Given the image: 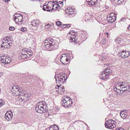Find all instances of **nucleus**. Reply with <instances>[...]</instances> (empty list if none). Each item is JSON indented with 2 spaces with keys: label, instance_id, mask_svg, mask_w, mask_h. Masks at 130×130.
Here are the masks:
<instances>
[{
  "label": "nucleus",
  "instance_id": "1",
  "mask_svg": "<svg viewBox=\"0 0 130 130\" xmlns=\"http://www.w3.org/2000/svg\"><path fill=\"white\" fill-rule=\"evenodd\" d=\"M126 84L124 83H118L116 84L115 88L113 90L114 91L119 93L122 94L124 91H127V94L130 95V86L125 85Z\"/></svg>",
  "mask_w": 130,
  "mask_h": 130
},
{
  "label": "nucleus",
  "instance_id": "2",
  "mask_svg": "<svg viewBox=\"0 0 130 130\" xmlns=\"http://www.w3.org/2000/svg\"><path fill=\"white\" fill-rule=\"evenodd\" d=\"M55 42L53 39H47L45 40L43 45L45 47L50 51L56 49L57 46L55 44Z\"/></svg>",
  "mask_w": 130,
  "mask_h": 130
},
{
  "label": "nucleus",
  "instance_id": "3",
  "mask_svg": "<svg viewBox=\"0 0 130 130\" xmlns=\"http://www.w3.org/2000/svg\"><path fill=\"white\" fill-rule=\"evenodd\" d=\"M47 105L44 101H40L38 103L35 107V111L39 113L44 112L46 111V107Z\"/></svg>",
  "mask_w": 130,
  "mask_h": 130
},
{
  "label": "nucleus",
  "instance_id": "4",
  "mask_svg": "<svg viewBox=\"0 0 130 130\" xmlns=\"http://www.w3.org/2000/svg\"><path fill=\"white\" fill-rule=\"evenodd\" d=\"M10 39V38L7 37H6L3 38V43L1 45L2 48L3 47V49H8L10 48V47L11 46L12 44L11 42H9V43H7L8 45L6 44L7 43H8V42H6V41L9 40Z\"/></svg>",
  "mask_w": 130,
  "mask_h": 130
},
{
  "label": "nucleus",
  "instance_id": "5",
  "mask_svg": "<svg viewBox=\"0 0 130 130\" xmlns=\"http://www.w3.org/2000/svg\"><path fill=\"white\" fill-rule=\"evenodd\" d=\"M14 20L15 22L19 24H21L23 22V17L22 15H19V17L15 16Z\"/></svg>",
  "mask_w": 130,
  "mask_h": 130
},
{
  "label": "nucleus",
  "instance_id": "6",
  "mask_svg": "<svg viewBox=\"0 0 130 130\" xmlns=\"http://www.w3.org/2000/svg\"><path fill=\"white\" fill-rule=\"evenodd\" d=\"M120 55L121 57L124 58L128 57L130 55V52L129 51H122Z\"/></svg>",
  "mask_w": 130,
  "mask_h": 130
},
{
  "label": "nucleus",
  "instance_id": "7",
  "mask_svg": "<svg viewBox=\"0 0 130 130\" xmlns=\"http://www.w3.org/2000/svg\"><path fill=\"white\" fill-rule=\"evenodd\" d=\"M111 15H108L107 17V20L109 23H112L116 20V17L115 15L111 16Z\"/></svg>",
  "mask_w": 130,
  "mask_h": 130
},
{
  "label": "nucleus",
  "instance_id": "8",
  "mask_svg": "<svg viewBox=\"0 0 130 130\" xmlns=\"http://www.w3.org/2000/svg\"><path fill=\"white\" fill-rule=\"evenodd\" d=\"M18 88H19V87L18 86L15 85L10 87V89H12V92L15 93L18 91H20L19 89H18Z\"/></svg>",
  "mask_w": 130,
  "mask_h": 130
},
{
  "label": "nucleus",
  "instance_id": "9",
  "mask_svg": "<svg viewBox=\"0 0 130 130\" xmlns=\"http://www.w3.org/2000/svg\"><path fill=\"white\" fill-rule=\"evenodd\" d=\"M120 116L123 119H125L127 117L128 113L126 110H122L120 111Z\"/></svg>",
  "mask_w": 130,
  "mask_h": 130
},
{
  "label": "nucleus",
  "instance_id": "10",
  "mask_svg": "<svg viewBox=\"0 0 130 130\" xmlns=\"http://www.w3.org/2000/svg\"><path fill=\"white\" fill-rule=\"evenodd\" d=\"M5 117L6 120L8 121H9L12 118V114L11 113H9L8 112H7L5 114Z\"/></svg>",
  "mask_w": 130,
  "mask_h": 130
},
{
  "label": "nucleus",
  "instance_id": "11",
  "mask_svg": "<svg viewBox=\"0 0 130 130\" xmlns=\"http://www.w3.org/2000/svg\"><path fill=\"white\" fill-rule=\"evenodd\" d=\"M55 78H56V83L59 84H61V83H63L64 81H65L66 80V79L64 78V81L63 79L60 77L58 76L57 78H56V77H55Z\"/></svg>",
  "mask_w": 130,
  "mask_h": 130
},
{
  "label": "nucleus",
  "instance_id": "12",
  "mask_svg": "<svg viewBox=\"0 0 130 130\" xmlns=\"http://www.w3.org/2000/svg\"><path fill=\"white\" fill-rule=\"evenodd\" d=\"M72 101H65V102H63L62 103L61 102V104L62 106L66 108L69 107V106H71L70 104H72Z\"/></svg>",
  "mask_w": 130,
  "mask_h": 130
},
{
  "label": "nucleus",
  "instance_id": "13",
  "mask_svg": "<svg viewBox=\"0 0 130 130\" xmlns=\"http://www.w3.org/2000/svg\"><path fill=\"white\" fill-rule=\"evenodd\" d=\"M105 71L106 73V75H106L105 77L106 78H108L111 74V70L110 69H108V68H105Z\"/></svg>",
  "mask_w": 130,
  "mask_h": 130
},
{
  "label": "nucleus",
  "instance_id": "14",
  "mask_svg": "<svg viewBox=\"0 0 130 130\" xmlns=\"http://www.w3.org/2000/svg\"><path fill=\"white\" fill-rule=\"evenodd\" d=\"M67 55L66 54H63L61 56V61L62 64H66L67 63L65 62V60L66 58Z\"/></svg>",
  "mask_w": 130,
  "mask_h": 130
},
{
  "label": "nucleus",
  "instance_id": "15",
  "mask_svg": "<svg viewBox=\"0 0 130 130\" xmlns=\"http://www.w3.org/2000/svg\"><path fill=\"white\" fill-rule=\"evenodd\" d=\"M61 100V103H62L63 102H65V101H71L72 99H71L70 97L67 96H64V97L62 98V99Z\"/></svg>",
  "mask_w": 130,
  "mask_h": 130
},
{
  "label": "nucleus",
  "instance_id": "16",
  "mask_svg": "<svg viewBox=\"0 0 130 130\" xmlns=\"http://www.w3.org/2000/svg\"><path fill=\"white\" fill-rule=\"evenodd\" d=\"M39 23V22L38 20H34L33 21L31 22L30 25L33 26H38Z\"/></svg>",
  "mask_w": 130,
  "mask_h": 130
},
{
  "label": "nucleus",
  "instance_id": "17",
  "mask_svg": "<svg viewBox=\"0 0 130 130\" xmlns=\"http://www.w3.org/2000/svg\"><path fill=\"white\" fill-rule=\"evenodd\" d=\"M64 86H62V87H60L59 88L58 90H56L57 92L58 93H60V94H62L63 93L64 91Z\"/></svg>",
  "mask_w": 130,
  "mask_h": 130
},
{
  "label": "nucleus",
  "instance_id": "18",
  "mask_svg": "<svg viewBox=\"0 0 130 130\" xmlns=\"http://www.w3.org/2000/svg\"><path fill=\"white\" fill-rule=\"evenodd\" d=\"M106 75V73L105 71H104L102 72V73H101L100 75V78L104 80L106 78H107L106 77H105L106 75Z\"/></svg>",
  "mask_w": 130,
  "mask_h": 130
},
{
  "label": "nucleus",
  "instance_id": "19",
  "mask_svg": "<svg viewBox=\"0 0 130 130\" xmlns=\"http://www.w3.org/2000/svg\"><path fill=\"white\" fill-rule=\"evenodd\" d=\"M114 121L112 119H110L108 120V121H107L105 122V127L107 128V126H108L109 124H110V123L111 122H113Z\"/></svg>",
  "mask_w": 130,
  "mask_h": 130
},
{
  "label": "nucleus",
  "instance_id": "20",
  "mask_svg": "<svg viewBox=\"0 0 130 130\" xmlns=\"http://www.w3.org/2000/svg\"><path fill=\"white\" fill-rule=\"evenodd\" d=\"M111 1H113V0H111ZM115 1L116 3L119 5H120L123 3L124 1V0H113Z\"/></svg>",
  "mask_w": 130,
  "mask_h": 130
},
{
  "label": "nucleus",
  "instance_id": "21",
  "mask_svg": "<svg viewBox=\"0 0 130 130\" xmlns=\"http://www.w3.org/2000/svg\"><path fill=\"white\" fill-rule=\"evenodd\" d=\"M97 2V0H90V2L89 3V4L91 5H95Z\"/></svg>",
  "mask_w": 130,
  "mask_h": 130
},
{
  "label": "nucleus",
  "instance_id": "22",
  "mask_svg": "<svg viewBox=\"0 0 130 130\" xmlns=\"http://www.w3.org/2000/svg\"><path fill=\"white\" fill-rule=\"evenodd\" d=\"M11 61L10 58H8V57H7L6 59H5V60L4 61V63H3L4 64H8Z\"/></svg>",
  "mask_w": 130,
  "mask_h": 130
},
{
  "label": "nucleus",
  "instance_id": "23",
  "mask_svg": "<svg viewBox=\"0 0 130 130\" xmlns=\"http://www.w3.org/2000/svg\"><path fill=\"white\" fill-rule=\"evenodd\" d=\"M21 58L23 59L24 58H26L27 57H28V56L27 55V54L25 53H21L20 55Z\"/></svg>",
  "mask_w": 130,
  "mask_h": 130
},
{
  "label": "nucleus",
  "instance_id": "24",
  "mask_svg": "<svg viewBox=\"0 0 130 130\" xmlns=\"http://www.w3.org/2000/svg\"><path fill=\"white\" fill-rule=\"evenodd\" d=\"M68 14H69L70 17H73L75 15V12L73 10Z\"/></svg>",
  "mask_w": 130,
  "mask_h": 130
},
{
  "label": "nucleus",
  "instance_id": "25",
  "mask_svg": "<svg viewBox=\"0 0 130 130\" xmlns=\"http://www.w3.org/2000/svg\"><path fill=\"white\" fill-rule=\"evenodd\" d=\"M47 8L46 11H49L50 12H51L52 11L54 10V8H53L51 9V8L50 7H49L48 6V5H47Z\"/></svg>",
  "mask_w": 130,
  "mask_h": 130
},
{
  "label": "nucleus",
  "instance_id": "26",
  "mask_svg": "<svg viewBox=\"0 0 130 130\" xmlns=\"http://www.w3.org/2000/svg\"><path fill=\"white\" fill-rule=\"evenodd\" d=\"M26 53L27 55L28 54V57H29L32 55V53L31 50L28 49V50H27Z\"/></svg>",
  "mask_w": 130,
  "mask_h": 130
},
{
  "label": "nucleus",
  "instance_id": "27",
  "mask_svg": "<svg viewBox=\"0 0 130 130\" xmlns=\"http://www.w3.org/2000/svg\"><path fill=\"white\" fill-rule=\"evenodd\" d=\"M7 57L5 56H3L2 57H1V61L2 63H4L5 59H6Z\"/></svg>",
  "mask_w": 130,
  "mask_h": 130
},
{
  "label": "nucleus",
  "instance_id": "28",
  "mask_svg": "<svg viewBox=\"0 0 130 130\" xmlns=\"http://www.w3.org/2000/svg\"><path fill=\"white\" fill-rule=\"evenodd\" d=\"M54 130H58L59 129V127L57 125H55L52 127Z\"/></svg>",
  "mask_w": 130,
  "mask_h": 130
},
{
  "label": "nucleus",
  "instance_id": "29",
  "mask_svg": "<svg viewBox=\"0 0 130 130\" xmlns=\"http://www.w3.org/2000/svg\"><path fill=\"white\" fill-rule=\"evenodd\" d=\"M5 104V102L2 99L0 100V107H2Z\"/></svg>",
  "mask_w": 130,
  "mask_h": 130
},
{
  "label": "nucleus",
  "instance_id": "30",
  "mask_svg": "<svg viewBox=\"0 0 130 130\" xmlns=\"http://www.w3.org/2000/svg\"><path fill=\"white\" fill-rule=\"evenodd\" d=\"M106 39L104 38L102 39L101 41V43H102L103 44H105L106 43Z\"/></svg>",
  "mask_w": 130,
  "mask_h": 130
},
{
  "label": "nucleus",
  "instance_id": "31",
  "mask_svg": "<svg viewBox=\"0 0 130 130\" xmlns=\"http://www.w3.org/2000/svg\"><path fill=\"white\" fill-rule=\"evenodd\" d=\"M27 50H28V49L26 48H24V49H23L22 50V53H23H23L27 54L26 52L27 51Z\"/></svg>",
  "mask_w": 130,
  "mask_h": 130
},
{
  "label": "nucleus",
  "instance_id": "32",
  "mask_svg": "<svg viewBox=\"0 0 130 130\" xmlns=\"http://www.w3.org/2000/svg\"><path fill=\"white\" fill-rule=\"evenodd\" d=\"M116 123L115 122V121H114L113 122H112V125L111 126L112 127V129L115 128L116 127V124L115 123Z\"/></svg>",
  "mask_w": 130,
  "mask_h": 130
},
{
  "label": "nucleus",
  "instance_id": "33",
  "mask_svg": "<svg viewBox=\"0 0 130 130\" xmlns=\"http://www.w3.org/2000/svg\"><path fill=\"white\" fill-rule=\"evenodd\" d=\"M71 8H71L69 7V8H67V10L68 11V13H69L71 11H72L73 10L72 9V8Z\"/></svg>",
  "mask_w": 130,
  "mask_h": 130
},
{
  "label": "nucleus",
  "instance_id": "34",
  "mask_svg": "<svg viewBox=\"0 0 130 130\" xmlns=\"http://www.w3.org/2000/svg\"><path fill=\"white\" fill-rule=\"evenodd\" d=\"M56 24L58 26H60L61 24V22L60 21H57L56 23Z\"/></svg>",
  "mask_w": 130,
  "mask_h": 130
},
{
  "label": "nucleus",
  "instance_id": "35",
  "mask_svg": "<svg viewBox=\"0 0 130 130\" xmlns=\"http://www.w3.org/2000/svg\"><path fill=\"white\" fill-rule=\"evenodd\" d=\"M112 122L110 124H109L108 126H107V128L110 129H112V127L111 126L112 125Z\"/></svg>",
  "mask_w": 130,
  "mask_h": 130
},
{
  "label": "nucleus",
  "instance_id": "36",
  "mask_svg": "<svg viewBox=\"0 0 130 130\" xmlns=\"http://www.w3.org/2000/svg\"><path fill=\"white\" fill-rule=\"evenodd\" d=\"M27 29L26 28L23 27L21 28V30L23 32L25 31H26Z\"/></svg>",
  "mask_w": 130,
  "mask_h": 130
},
{
  "label": "nucleus",
  "instance_id": "37",
  "mask_svg": "<svg viewBox=\"0 0 130 130\" xmlns=\"http://www.w3.org/2000/svg\"><path fill=\"white\" fill-rule=\"evenodd\" d=\"M50 25L49 24H48L45 26V27L46 29H48L50 26Z\"/></svg>",
  "mask_w": 130,
  "mask_h": 130
},
{
  "label": "nucleus",
  "instance_id": "38",
  "mask_svg": "<svg viewBox=\"0 0 130 130\" xmlns=\"http://www.w3.org/2000/svg\"><path fill=\"white\" fill-rule=\"evenodd\" d=\"M47 5H44L43 8V9L44 11L46 10V9L47 8Z\"/></svg>",
  "mask_w": 130,
  "mask_h": 130
},
{
  "label": "nucleus",
  "instance_id": "39",
  "mask_svg": "<svg viewBox=\"0 0 130 130\" xmlns=\"http://www.w3.org/2000/svg\"><path fill=\"white\" fill-rule=\"evenodd\" d=\"M10 39H9V40H8L7 41H6V42H8V43H9V42H11V38H10ZM7 43L6 44L8 45V44H7Z\"/></svg>",
  "mask_w": 130,
  "mask_h": 130
},
{
  "label": "nucleus",
  "instance_id": "40",
  "mask_svg": "<svg viewBox=\"0 0 130 130\" xmlns=\"http://www.w3.org/2000/svg\"><path fill=\"white\" fill-rule=\"evenodd\" d=\"M9 29L10 30H14V28L13 27H9Z\"/></svg>",
  "mask_w": 130,
  "mask_h": 130
},
{
  "label": "nucleus",
  "instance_id": "41",
  "mask_svg": "<svg viewBox=\"0 0 130 130\" xmlns=\"http://www.w3.org/2000/svg\"><path fill=\"white\" fill-rule=\"evenodd\" d=\"M116 130H124V129L123 128L119 127L117 128Z\"/></svg>",
  "mask_w": 130,
  "mask_h": 130
},
{
  "label": "nucleus",
  "instance_id": "42",
  "mask_svg": "<svg viewBox=\"0 0 130 130\" xmlns=\"http://www.w3.org/2000/svg\"><path fill=\"white\" fill-rule=\"evenodd\" d=\"M77 33V32H74L73 34H71V35H74L75 36H76V35Z\"/></svg>",
  "mask_w": 130,
  "mask_h": 130
},
{
  "label": "nucleus",
  "instance_id": "43",
  "mask_svg": "<svg viewBox=\"0 0 130 130\" xmlns=\"http://www.w3.org/2000/svg\"><path fill=\"white\" fill-rule=\"evenodd\" d=\"M60 6H59V7H61L63 6V1L60 2Z\"/></svg>",
  "mask_w": 130,
  "mask_h": 130
},
{
  "label": "nucleus",
  "instance_id": "44",
  "mask_svg": "<svg viewBox=\"0 0 130 130\" xmlns=\"http://www.w3.org/2000/svg\"><path fill=\"white\" fill-rule=\"evenodd\" d=\"M66 24H63L62 25V28H64L66 27Z\"/></svg>",
  "mask_w": 130,
  "mask_h": 130
},
{
  "label": "nucleus",
  "instance_id": "45",
  "mask_svg": "<svg viewBox=\"0 0 130 130\" xmlns=\"http://www.w3.org/2000/svg\"><path fill=\"white\" fill-rule=\"evenodd\" d=\"M60 2H61L60 1L57 2V3H58V4H56L57 5V6H60V5H59V4H60Z\"/></svg>",
  "mask_w": 130,
  "mask_h": 130
},
{
  "label": "nucleus",
  "instance_id": "46",
  "mask_svg": "<svg viewBox=\"0 0 130 130\" xmlns=\"http://www.w3.org/2000/svg\"><path fill=\"white\" fill-rule=\"evenodd\" d=\"M66 27H67V28H68V27H70V24H66Z\"/></svg>",
  "mask_w": 130,
  "mask_h": 130
},
{
  "label": "nucleus",
  "instance_id": "47",
  "mask_svg": "<svg viewBox=\"0 0 130 130\" xmlns=\"http://www.w3.org/2000/svg\"><path fill=\"white\" fill-rule=\"evenodd\" d=\"M66 58V59L65 60V62H68L69 61V59L67 58H67Z\"/></svg>",
  "mask_w": 130,
  "mask_h": 130
},
{
  "label": "nucleus",
  "instance_id": "48",
  "mask_svg": "<svg viewBox=\"0 0 130 130\" xmlns=\"http://www.w3.org/2000/svg\"><path fill=\"white\" fill-rule=\"evenodd\" d=\"M3 73L0 72V77L3 75Z\"/></svg>",
  "mask_w": 130,
  "mask_h": 130
},
{
  "label": "nucleus",
  "instance_id": "49",
  "mask_svg": "<svg viewBox=\"0 0 130 130\" xmlns=\"http://www.w3.org/2000/svg\"><path fill=\"white\" fill-rule=\"evenodd\" d=\"M4 1L6 3H7L10 1V0H4Z\"/></svg>",
  "mask_w": 130,
  "mask_h": 130
},
{
  "label": "nucleus",
  "instance_id": "50",
  "mask_svg": "<svg viewBox=\"0 0 130 130\" xmlns=\"http://www.w3.org/2000/svg\"><path fill=\"white\" fill-rule=\"evenodd\" d=\"M49 128H50V130H54V129H53L52 127H49Z\"/></svg>",
  "mask_w": 130,
  "mask_h": 130
},
{
  "label": "nucleus",
  "instance_id": "51",
  "mask_svg": "<svg viewBox=\"0 0 130 130\" xmlns=\"http://www.w3.org/2000/svg\"><path fill=\"white\" fill-rule=\"evenodd\" d=\"M19 98V100H20V101L23 100V99H23V98L22 99V98Z\"/></svg>",
  "mask_w": 130,
  "mask_h": 130
},
{
  "label": "nucleus",
  "instance_id": "52",
  "mask_svg": "<svg viewBox=\"0 0 130 130\" xmlns=\"http://www.w3.org/2000/svg\"><path fill=\"white\" fill-rule=\"evenodd\" d=\"M104 8H105L106 9H107L108 8V7L107 6H106L104 7Z\"/></svg>",
  "mask_w": 130,
  "mask_h": 130
},
{
  "label": "nucleus",
  "instance_id": "53",
  "mask_svg": "<svg viewBox=\"0 0 130 130\" xmlns=\"http://www.w3.org/2000/svg\"><path fill=\"white\" fill-rule=\"evenodd\" d=\"M86 2H87L89 4V2H90V0H86Z\"/></svg>",
  "mask_w": 130,
  "mask_h": 130
},
{
  "label": "nucleus",
  "instance_id": "54",
  "mask_svg": "<svg viewBox=\"0 0 130 130\" xmlns=\"http://www.w3.org/2000/svg\"><path fill=\"white\" fill-rule=\"evenodd\" d=\"M104 67H108V65L107 64H105L104 65Z\"/></svg>",
  "mask_w": 130,
  "mask_h": 130
},
{
  "label": "nucleus",
  "instance_id": "55",
  "mask_svg": "<svg viewBox=\"0 0 130 130\" xmlns=\"http://www.w3.org/2000/svg\"><path fill=\"white\" fill-rule=\"evenodd\" d=\"M19 15H20V14H16L15 15V16H17V17H19Z\"/></svg>",
  "mask_w": 130,
  "mask_h": 130
},
{
  "label": "nucleus",
  "instance_id": "56",
  "mask_svg": "<svg viewBox=\"0 0 130 130\" xmlns=\"http://www.w3.org/2000/svg\"><path fill=\"white\" fill-rule=\"evenodd\" d=\"M128 29L130 30V25H129V27H128Z\"/></svg>",
  "mask_w": 130,
  "mask_h": 130
},
{
  "label": "nucleus",
  "instance_id": "57",
  "mask_svg": "<svg viewBox=\"0 0 130 130\" xmlns=\"http://www.w3.org/2000/svg\"><path fill=\"white\" fill-rule=\"evenodd\" d=\"M106 34H107V35H108V32H106Z\"/></svg>",
  "mask_w": 130,
  "mask_h": 130
},
{
  "label": "nucleus",
  "instance_id": "58",
  "mask_svg": "<svg viewBox=\"0 0 130 130\" xmlns=\"http://www.w3.org/2000/svg\"><path fill=\"white\" fill-rule=\"evenodd\" d=\"M71 31H72V32H73H73H74V31H73V30H71Z\"/></svg>",
  "mask_w": 130,
  "mask_h": 130
},
{
  "label": "nucleus",
  "instance_id": "59",
  "mask_svg": "<svg viewBox=\"0 0 130 130\" xmlns=\"http://www.w3.org/2000/svg\"><path fill=\"white\" fill-rule=\"evenodd\" d=\"M19 90H20V92H21V90L20 89H19Z\"/></svg>",
  "mask_w": 130,
  "mask_h": 130
},
{
  "label": "nucleus",
  "instance_id": "60",
  "mask_svg": "<svg viewBox=\"0 0 130 130\" xmlns=\"http://www.w3.org/2000/svg\"><path fill=\"white\" fill-rule=\"evenodd\" d=\"M56 2V1H55V2ZM54 2H54H54H52V3H54Z\"/></svg>",
  "mask_w": 130,
  "mask_h": 130
},
{
  "label": "nucleus",
  "instance_id": "61",
  "mask_svg": "<svg viewBox=\"0 0 130 130\" xmlns=\"http://www.w3.org/2000/svg\"><path fill=\"white\" fill-rule=\"evenodd\" d=\"M53 7H54V4H53Z\"/></svg>",
  "mask_w": 130,
  "mask_h": 130
},
{
  "label": "nucleus",
  "instance_id": "62",
  "mask_svg": "<svg viewBox=\"0 0 130 130\" xmlns=\"http://www.w3.org/2000/svg\"><path fill=\"white\" fill-rule=\"evenodd\" d=\"M62 74V73H60V74L61 75Z\"/></svg>",
  "mask_w": 130,
  "mask_h": 130
},
{
  "label": "nucleus",
  "instance_id": "63",
  "mask_svg": "<svg viewBox=\"0 0 130 130\" xmlns=\"http://www.w3.org/2000/svg\"><path fill=\"white\" fill-rule=\"evenodd\" d=\"M62 76L63 77V76H62Z\"/></svg>",
  "mask_w": 130,
  "mask_h": 130
},
{
  "label": "nucleus",
  "instance_id": "64",
  "mask_svg": "<svg viewBox=\"0 0 130 130\" xmlns=\"http://www.w3.org/2000/svg\"><path fill=\"white\" fill-rule=\"evenodd\" d=\"M57 7H56V8H57Z\"/></svg>",
  "mask_w": 130,
  "mask_h": 130
}]
</instances>
